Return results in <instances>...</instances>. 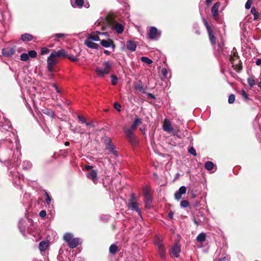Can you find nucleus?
Returning a JSON list of instances; mask_svg holds the SVG:
<instances>
[{"instance_id":"obj_61","label":"nucleus","mask_w":261,"mask_h":261,"mask_svg":"<svg viewBox=\"0 0 261 261\" xmlns=\"http://www.w3.org/2000/svg\"><path fill=\"white\" fill-rule=\"evenodd\" d=\"M255 64L257 66L261 65V58L257 59L255 61Z\"/></svg>"},{"instance_id":"obj_30","label":"nucleus","mask_w":261,"mask_h":261,"mask_svg":"<svg viewBox=\"0 0 261 261\" xmlns=\"http://www.w3.org/2000/svg\"><path fill=\"white\" fill-rule=\"evenodd\" d=\"M247 83L250 88H252L256 84V82L253 76L249 77L247 79Z\"/></svg>"},{"instance_id":"obj_37","label":"nucleus","mask_w":261,"mask_h":261,"mask_svg":"<svg viewBox=\"0 0 261 261\" xmlns=\"http://www.w3.org/2000/svg\"><path fill=\"white\" fill-rule=\"evenodd\" d=\"M251 12L254 16V19L256 20L258 18L259 14L257 11L256 10L254 7L252 8L251 9Z\"/></svg>"},{"instance_id":"obj_48","label":"nucleus","mask_w":261,"mask_h":261,"mask_svg":"<svg viewBox=\"0 0 261 261\" xmlns=\"http://www.w3.org/2000/svg\"><path fill=\"white\" fill-rule=\"evenodd\" d=\"M180 205L181 207H187L189 205V202L187 200H184L181 201Z\"/></svg>"},{"instance_id":"obj_59","label":"nucleus","mask_w":261,"mask_h":261,"mask_svg":"<svg viewBox=\"0 0 261 261\" xmlns=\"http://www.w3.org/2000/svg\"><path fill=\"white\" fill-rule=\"evenodd\" d=\"M53 65H54L47 64V69L50 73L53 72Z\"/></svg>"},{"instance_id":"obj_2","label":"nucleus","mask_w":261,"mask_h":261,"mask_svg":"<svg viewBox=\"0 0 261 261\" xmlns=\"http://www.w3.org/2000/svg\"><path fill=\"white\" fill-rule=\"evenodd\" d=\"M102 65L103 68L97 67L95 69V72L99 77H103L105 75L108 74L112 68L111 62L108 61L103 62Z\"/></svg>"},{"instance_id":"obj_29","label":"nucleus","mask_w":261,"mask_h":261,"mask_svg":"<svg viewBox=\"0 0 261 261\" xmlns=\"http://www.w3.org/2000/svg\"><path fill=\"white\" fill-rule=\"evenodd\" d=\"M114 29L117 32V33L119 34H121L124 30V28L123 25L120 23H117L115 25Z\"/></svg>"},{"instance_id":"obj_35","label":"nucleus","mask_w":261,"mask_h":261,"mask_svg":"<svg viewBox=\"0 0 261 261\" xmlns=\"http://www.w3.org/2000/svg\"><path fill=\"white\" fill-rule=\"evenodd\" d=\"M87 39H90V40L92 41H97L99 40V38L97 35L91 34L88 36Z\"/></svg>"},{"instance_id":"obj_57","label":"nucleus","mask_w":261,"mask_h":261,"mask_svg":"<svg viewBox=\"0 0 261 261\" xmlns=\"http://www.w3.org/2000/svg\"><path fill=\"white\" fill-rule=\"evenodd\" d=\"M46 215V212L44 210H42L39 213V216L41 218L44 217Z\"/></svg>"},{"instance_id":"obj_27","label":"nucleus","mask_w":261,"mask_h":261,"mask_svg":"<svg viewBox=\"0 0 261 261\" xmlns=\"http://www.w3.org/2000/svg\"><path fill=\"white\" fill-rule=\"evenodd\" d=\"M48 244L45 241H41L39 244V249L41 251H45L48 247Z\"/></svg>"},{"instance_id":"obj_64","label":"nucleus","mask_w":261,"mask_h":261,"mask_svg":"<svg viewBox=\"0 0 261 261\" xmlns=\"http://www.w3.org/2000/svg\"><path fill=\"white\" fill-rule=\"evenodd\" d=\"M260 81L258 82L257 86L261 89V74L259 77Z\"/></svg>"},{"instance_id":"obj_52","label":"nucleus","mask_w":261,"mask_h":261,"mask_svg":"<svg viewBox=\"0 0 261 261\" xmlns=\"http://www.w3.org/2000/svg\"><path fill=\"white\" fill-rule=\"evenodd\" d=\"M161 73L164 79H165L167 76V70L166 68H163L161 70Z\"/></svg>"},{"instance_id":"obj_56","label":"nucleus","mask_w":261,"mask_h":261,"mask_svg":"<svg viewBox=\"0 0 261 261\" xmlns=\"http://www.w3.org/2000/svg\"><path fill=\"white\" fill-rule=\"evenodd\" d=\"M77 118L79 120V121H80L82 123H85L86 122L85 119L81 115H78Z\"/></svg>"},{"instance_id":"obj_5","label":"nucleus","mask_w":261,"mask_h":261,"mask_svg":"<svg viewBox=\"0 0 261 261\" xmlns=\"http://www.w3.org/2000/svg\"><path fill=\"white\" fill-rule=\"evenodd\" d=\"M135 200V196L134 194L132 195V198L128 201V207L129 209L136 211L139 216H141V212L139 208L138 204L137 202L134 201Z\"/></svg>"},{"instance_id":"obj_17","label":"nucleus","mask_w":261,"mask_h":261,"mask_svg":"<svg viewBox=\"0 0 261 261\" xmlns=\"http://www.w3.org/2000/svg\"><path fill=\"white\" fill-rule=\"evenodd\" d=\"M158 30L156 28L152 27L149 30L148 37L150 39H154L157 35Z\"/></svg>"},{"instance_id":"obj_33","label":"nucleus","mask_w":261,"mask_h":261,"mask_svg":"<svg viewBox=\"0 0 261 261\" xmlns=\"http://www.w3.org/2000/svg\"><path fill=\"white\" fill-rule=\"evenodd\" d=\"M63 239L65 242L68 243L73 239V235L71 233H66L64 235Z\"/></svg>"},{"instance_id":"obj_34","label":"nucleus","mask_w":261,"mask_h":261,"mask_svg":"<svg viewBox=\"0 0 261 261\" xmlns=\"http://www.w3.org/2000/svg\"><path fill=\"white\" fill-rule=\"evenodd\" d=\"M118 249L117 246L115 244H112L109 248V251L112 254H115Z\"/></svg>"},{"instance_id":"obj_15","label":"nucleus","mask_w":261,"mask_h":261,"mask_svg":"<svg viewBox=\"0 0 261 261\" xmlns=\"http://www.w3.org/2000/svg\"><path fill=\"white\" fill-rule=\"evenodd\" d=\"M127 49L131 51H134L136 49L137 43L134 41L128 40L126 42Z\"/></svg>"},{"instance_id":"obj_18","label":"nucleus","mask_w":261,"mask_h":261,"mask_svg":"<svg viewBox=\"0 0 261 261\" xmlns=\"http://www.w3.org/2000/svg\"><path fill=\"white\" fill-rule=\"evenodd\" d=\"M145 196V204L146 207L149 208H150V204L152 202V199L151 198V197L148 193L146 192L144 194Z\"/></svg>"},{"instance_id":"obj_63","label":"nucleus","mask_w":261,"mask_h":261,"mask_svg":"<svg viewBox=\"0 0 261 261\" xmlns=\"http://www.w3.org/2000/svg\"><path fill=\"white\" fill-rule=\"evenodd\" d=\"M218 261H228V259L226 257H223L222 258H220L218 259Z\"/></svg>"},{"instance_id":"obj_53","label":"nucleus","mask_w":261,"mask_h":261,"mask_svg":"<svg viewBox=\"0 0 261 261\" xmlns=\"http://www.w3.org/2000/svg\"><path fill=\"white\" fill-rule=\"evenodd\" d=\"M49 52V49L47 47H42L41 49V54H47Z\"/></svg>"},{"instance_id":"obj_46","label":"nucleus","mask_w":261,"mask_h":261,"mask_svg":"<svg viewBox=\"0 0 261 261\" xmlns=\"http://www.w3.org/2000/svg\"><path fill=\"white\" fill-rule=\"evenodd\" d=\"M67 34L63 33H57L55 34L53 37L55 38V39L63 38L67 36Z\"/></svg>"},{"instance_id":"obj_22","label":"nucleus","mask_w":261,"mask_h":261,"mask_svg":"<svg viewBox=\"0 0 261 261\" xmlns=\"http://www.w3.org/2000/svg\"><path fill=\"white\" fill-rule=\"evenodd\" d=\"M207 32H208V34L209 38H210V41H211V43L213 45H215V44H216V37L215 36L214 33L213 32V31H212V29L207 31Z\"/></svg>"},{"instance_id":"obj_4","label":"nucleus","mask_w":261,"mask_h":261,"mask_svg":"<svg viewBox=\"0 0 261 261\" xmlns=\"http://www.w3.org/2000/svg\"><path fill=\"white\" fill-rule=\"evenodd\" d=\"M154 243L160 257L164 259L165 258L166 249L163 245V240L159 236H156V240H154Z\"/></svg>"},{"instance_id":"obj_62","label":"nucleus","mask_w":261,"mask_h":261,"mask_svg":"<svg viewBox=\"0 0 261 261\" xmlns=\"http://www.w3.org/2000/svg\"><path fill=\"white\" fill-rule=\"evenodd\" d=\"M147 94V95H148V96L149 97H150V98H152L153 99H155V96L153 94L150 93H148Z\"/></svg>"},{"instance_id":"obj_14","label":"nucleus","mask_w":261,"mask_h":261,"mask_svg":"<svg viewBox=\"0 0 261 261\" xmlns=\"http://www.w3.org/2000/svg\"><path fill=\"white\" fill-rule=\"evenodd\" d=\"M180 252V245L178 243H176L172 248V253L175 257H178L179 256Z\"/></svg>"},{"instance_id":"obj_31","label":"nucleus","mask_w":261,"mask_h":261,"mask_svg":"<svg viewBox=\"0 0 261 261\" xmlns=\"http://www.w3.org/2000/svg\"><path fill=\"white\" fill-rule=\"evenodd\" d=\"M214 164L211 161H207L204 164L205 168L208 171L212 170L214 168Z\"/></svg>"},{"instance_id":"obj_6","label":"nucleus","mask_w":261,"mask_h":261,"mask_svg":"<svg viewBox=\"0 0 261 261\" xmlns=\"http://www.w3.org/2000/svg\"><path fill=\"white\" fill-rule=\"evenodd\" d=\"M133 131V130L130 128H125L124 130V132L129 142L132 145H135L136 144L137 141Z\"/></svg>"},{"instance_id":"obj_43","label":"nucleus","mask_w":261,"mask_h":261,"mask_svg":"<svg viewBox=\"0 0 261 261\" xmlns=\"http://www.w3.org/2000/svg\"><path fill=\"white\" fill-rule=\"evenodd\" d=\"M28 55L29 57H30L32 58H35L37 57V54L35 50H31L29 51Z\"/></svg>"},{"instance_id":"obj_3","label":"nucleus","mask_w":261,"mask_h":261,"mask_svg":"<svg viewBox=\"0 0 261 261\" xmlns=\"http://www.w3.org/2000/svg\"><path fill=\"white\" fill-rule=\"evenodd\" d=\"M229 60L234 70L237 72H240L242 70L241 61L237 53H231Z\"/></svg>"},{"instance_id":"obj_36","label":"nucleus","mask_w":261,"mask_h":261,"mask_svg":"<svg viewBox=\"0 0 261 261\" xmlns=\"http://www.w3.org/2000/svg\"><path fill=\"white\" fill-rule=\"evenodd\" d=\"M135 87L136 89H138L140 92L143 93H145V89L142 86V83L136 85Z\"/></svg>"},{"instance_id":"obj_19","label":"nucleus","mask_w":261,"mask_h":261,"mask_svg":"<svg viewBox=\"0 0 261 261\" xmlns=\"http://www.w3.org/2000/svg\"><path fill=\"white\" fill-rule=\"evenodd\" d=\"M80 243L78 238H73L68 243V246L70 248H74L76 247Z\"/></svg>"},{"instance_id":"obj_44","label":"nucleus","mask_w":261,"mask_h":261,"mask_svg":"<svg viewBox=\"0 0 261 261\" xmlns=\"http://www.w3.org/2000/svg\"><path fill=\"white\" fill-rule=\"evenodd\" d=\"M76 131L77 133H79L81 135L83 134H88L89 135V133L86 132L85 130H84L83 129H82L81 127H77L75 128Z\"/></svg>"},{"instance_id":"obj_24","label":"nucleus","mask_w":261,"mask_h":261,"mask_svg":"<svg viewBox=\"0 0 261 261\" xmlns=\"http://www.w3.org/2000/svg\"><path fill=\"white\" fill-rule=\"evenodd\" d=\"M141 123H142L141 119L139 118H135L134 122L132 124L130 128H131L132 129H133L134 130V129H135L137 128V127L139 125H140Z\"/></svg>"},{"instance_id":"obj_32","label":"nucleus","mask_w":261,"mask_h":261,"mask_svg":"<svg viewBox=\"0 0 261 261\" xmlns=\"http://www.w3.org/2000/svg\"><path fill=\"white\" fill-rule=\"evenodd\" d=\"M163 129L165 131L170 132L173 130L170 123L168 122L163 125Z\"/></svg>"},{"instance_id":"obj_55","label":"nucleus","mask_w":261,"mask_h":261,"mask_svg":"<svg viewBox=\"0 0 261 261\" xmlns=\"http://www.w3.org/2000/svg\"><path fill=\"white\" fill-rule=\"evenodd\" d=\"M203 23L207 29V31H208L210 30H211V27L210 26V25L208 24V22H207L206 20L204 18L203 19Z\"/></svg>"},{"instance_id":"obj_50","label":"nucleus","mask_w":261,"mask_h":261,"mask_svg":"<svg viewBox=\"0 0 261 261\" xmlns=\"http://www.w3.org/2000/svg\"><path fill=\"white\" fill-rule=\"evenodd\" d=\"M44 193H45V195L46 197V203L48 204H49L50 203L51 200V197L49 195V194H48V193L46 191H44Z\"/></svg>"},{"instance_id":"obj_12","label":"nucleus","mask_w":261,"mask_h":261,"mask_svg":"<svg viewBox=\"0 0 261 261\" xmlns=\"http://www.w3.org/2000/svg\"><path fill=\"white\" fill-rule=\"evenodd\" d=\"M87 178L90 179L95 184L97 182V173L96 170H93L87 174Z\"/></svg>"},{"instance_id":"obj_8","label":"nucleus","mask_w":261,"mask_h":261,"mask_svg":"<svg viewBox=\"0 0 261 261\" xmlns=\"http://www.w3.org/2000/svg\"><path fill=\"white\" fill-rule=\"evenodd\" d=\"M100 44L104 47H112L113 50L115 48L116 46L113 41L110 39L107 40H102L100 42Z\"/></svg>"},{"instance_id":"obj_42","label":"nucleus","mask_w":261,"mask_h":261,"mask_svg":"<svg viewBox=\"0 0 261 261\" xmlns=\"http://www.w3.org/2000/svg\"><path fill=\"white\" fill-rule=\"evenodd\" d=\"M241 94L242 96L244 98V99L245 100V101H247L249 99L248 94L244 90H241Z\"/></svg>"},{"instance_id":"obj_41","label":"nucleus","mask_w":261,"mask_h":261,"mask_svg":"<svg viewBox=\"0 0 261 261\" xmlns=\"http://www.w3.org/2000/svg\"><path fill=\"white\" fill-rule=\"evenodd\" d=\"M29 59V57L27 53H23L20 55V60L22 61H27Z\"/></svg>"},{"instance_id":"obj_16","label":"nucleus","mask_w":261,"mask_h":261,"mask_svg":"<svg viewBox=\"0 0 261 261\" xmlns=\"http://www.w3.org/2000/svg\"><path fill=\"white\" fill-rule=\"evenodd\" d=\"M106 148L113 152L114 155H117V152L115 150V147L110 139H108V142L106 143Z\"/></svg>"},{"instance_id":"obj_47","label":"nucleus","mask_w":261,"mask_h":261,"mask_svg":"<svg viewBox=\"0 0 261 261\" xmlns=\"http://www.w3.org/2000/svg\"><path fill=\"white\" fill-rule=\"evenodd\" d=\"M235 100V95L234 94H230L228 97V102L230 104L234 102Z\"/></svg>"},{"instance_id":"obj_28","label":"nucleus","mask_w":261,"mask_h":261,"mask_svg":"<svg viewBox=\"0 0 261 261\" xmlns=\"http://www.w3.org/2000/svg\"><path fill=\"white\" fill-rule=\"evenodd\" d=\"M206 239V234L204 232L199 233L196 237V240L198 242H203Z\"/></svg>"},{"instance_id":"obj_38","label":"nucleus","mask_w":261,"mask_h":261,"mask_svg":"<svg viewBox=\"0 0 261 261\" xmlns=\"http://www.w3.org/2000/svg\"><path fill=\"white\" fill-rule=\"evenodd\" d=\"M141 60L143 63H146L147 64H150L152 63V61L151 59L146 57H142L141 58Z\"/></svg>"},{"instance_id":"obj_39","label":"nucleus","mask_w":261,"mask_h":261,"mask_svg":"<svg viewBox=\"0 0 261 261\" xmlns=\"http://www.w3.org/2000/svg\"><path fill=\"white\" fill-rule=\"evenodd\" d=\"M224 44L223 42H221L218 45V51L219 54H223V48H224Z\"/></svg>"},{"instance_id":"obj_60","label":"nucleus","mask_w":261,"mask_h":261,"mask_svg":"<svg viewBox=\"0 0 261 261\" xmlns=\"http://www.w3.org/2000/svg\"><path fill=\"white\" fill-rule=\"evenodd\" d=\"M85 124L87 126H92L94 127V123L93 121H91L90 122H86Z\"/></svg>"},{"instance_id":"obj_10","label":"nucleus","mask_w":261,"mask_h":261,"mask_svg":"<svg viewBox=\"0 0 261 261\" xmlns=\"http://www.w3.org/2000/svg\"><path fill=\"white\" fill-rule=\"evenodd\" d=\"M11 128V124L8 120H5L4 118L0 121V128L2 130H8Z\"/></svg>"},{"instance_id":"obj_51","label":"nucleus","mask_w":261,"mask_h":261,"mask_svg":"<svg viewBox=\"0 0 261 261\" xmlns=\"http://www.w3.org/2000/svg\"><path fill=\"white\" fill-rule=\"evenodd\" d=\"M114 107L117 111H118V112L121 111V106L119 103H118L117 102H114Z\"/></svg>"},{"instance_id":"obj_11","label":"nucleus","mask_w":261,"mask_h":261,"mask_svg":"<svg viewBox=\"0 0 261 261\" xmlns=\"http://www.w3.org/2000/svg\"><path fill=\"white\" fill-rule=\"evenodd\" d=\"M220 3H216L212 8V15L213 18L216 20L218 15V9L220 7Z\"/></svg>"},{"instance_id":"obj_25","label":"nucleus","mask_w":261,"mask_h":261,"mask_svg":"<svg viewBox=\"0 0 261 261\" xmlns=\"http://www.w3.org/2000/svg\"><path fill=\"white\" fill-rule=\"evenodd\" d=\"M56 58L55 56V55L52 54L51 53L50 56L47 58V64L54 65V64H55L56 62Z\"/></svg>"},{"instance_id":"obj_7","label":"nucleus","mask_w":261,"mask_h":261,"mask_svg":"<svg viewBox=\"0 0 261 261\" xmlns=\"http://www.w3.org/2000/svg\"><path fill=\"white\" fill-rule=\"evenodd\" d=\"M15 51V46H8L2 49V54L4 56L10 57L14 54Z\"/></svg>"},{"instance_id":"obj_21","label":"nucleus","mask_w":261,"mask_h":261,"mask_svg":"<svg viewBox=\"0 0 261 261\" xmlns=\"http://www.w3.org/2000/svg\"><path fill=\"white\" fill-rule=\"evenodd\" d=\"M52 54L55 55L56 58L60 57H66L67 56V53L66 50L63 49L59 50L58 51L54 50L52 52Z\"/></svg>"},{"instance_id":"obj_58","label":"nucleus","mask_w":261,"mask_h":261,"mask_svg":"<svg viewBox=\"0 0 261 261\" xmlns=\"http://www.w3.org/2000/svg\"><path fill=\"white\" fill-rule=\"evenodd\" d=\"M68 59L72 62H75L78 60V59L74 56H69Z\"/></svg>"},{"instance_id":"obj_1","label":"nucleus","mask_w":261,"mask_h":261,"mask_svg":"<svg viewBox=\"0 0 261 261\" xmlns=\"http://www.w3.org/2000/svg\"><path fill=\"white\" fill-rule=\"evenodd\" d=\"M7 131L10 137L0 140V162H8L15 169L20 164V147L14 134Z\"/></svg>"},{"instance_id":"obj_13","label":"nucleus","mask_w":261,"mask_h":261,"mask_svg":"<svg viewBox=\"0 0 261 261\" xmlns=\"http://www.w3.org/2000/svg\"><path fill=\"white\" fill-rule=\"evenodd\" d=\"M84 43L86 46L92 49H98L99 48L98 44L93 42L90 39H86Z\"/></svg>"},{"instance_id":"obj_20","label":"nucleus","mask_w":261,"mask_h":261,"mask_svg":"<svg viewBox=\"0 0 261 261\" xmlns=\"http://www.w3.org/2000/svg\"><path fill=\"white\" fill-rule=\"evenodd\" d=\"M84 0H71V4L73 7L82 8L84 5Z\"/></svg>"},{"instance_id":"obj_54","label":"nucleus","mask_w":261,"mask_h":261,"mask_svg":"<svg viewBox=\"0 0 261 261\" xmlns=\"http://www.w3.org/2000/svg\"><path fill=\"white\" fill-rule=\"evenodd\" d=\"M252 3V0H248L245 4V8L246 9H249L251 8Z\"/></svg>"},{"instance_id":"obj_49","label":"nucleus","mask_w":261,"mask_h":261,"mask_svg":"<svg viewBox=\"0 0 261 261\" xmlns=\"http://www.w3.org/2000/svg\"><path fill=\"white\" fill-rule=\"evenodd\" d=\"M188 151L190 153L192 154V155H193L195 156H196V155H197L196 150L193 147L189 148L188 149Z\"/></svg>"},{"instance_id":"obj_9","label":"nucleus","mask_w":261,"mask_h":261,"mask_svg":"<svg viewBox=\"0 0 261 261\" xmlns=\"http://www.w3.org/2000/svg\"><path fill=\"white\" fill-rule=\"evenodd\" d=\"M187 188L185 186H182L179 188L178 191H177L174 195L175 198L176 200H180L181 198L182 195L186 193Z\"/></svg>"},{"instance_id":"obj_23","label":"nucleus","mask_w":261,"mask_h":261,"mask_svg":"<svg viewBox=\"0 0 261 261\" xmlns=\"http://www.w3.org/2000/svg\"><path fill=\"white\" fill-rule=\"evenodd\" d=\"M33 39V36L31 34H28V33L23 34L21 35V39L23 42L30 41L32 40Z\"/></svg>"},{"instance_id":"obj_45","label":"nucleus","mask_w":261,"mask_h":261,"mask_svg":"<svg viewBox=\"0 0 261 261\" xmlns=\"http://www.w3.org/2000/svg\"><path fill=\"white\" fill-rule=\"evenodd\" d=\"M111 77L112 79V81H111L112 85L113 86L116 85L117 83V80H118L117 77L114 75H112L111 76Z\"/></svg>"},{"instance_id":"obj_40","label":"nucleus","mask_w":261,"mask_h":261,"mask_svg":"<svg viewBox=\"0 0 261 261\" xmlns=\"http://www.w3.org/2000/svg\"><path fill=\"white\" fill-rule=\"evenodd\" d=\"M43 113L50 117H53L54 116V112L50 109H45Z\"/></svg>"},{"instance_id":"obj_26","label":"nucleus","mask_w":261,"mask_h":261,"mask_svg":"<svg viewBox=\"0 0 261 261\" xmlns=\"http://www.w3.org/2000/svg\"><path fill=\"white\" fill-rule=\"evenodd\" d=\"M22 169L24 170H29L32 167V163L29 161H24L22 164Z\"/></svg>"}]
</instances>
